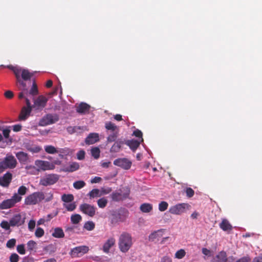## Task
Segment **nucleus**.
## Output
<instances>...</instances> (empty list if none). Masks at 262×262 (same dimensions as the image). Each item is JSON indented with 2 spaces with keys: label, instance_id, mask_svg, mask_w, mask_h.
Returning a JSON list of instances; mask_svg holds the SVG:
<instances>
[{
  "label": "nucleus",
  "instance_id": "obj_32",
  "mask_svg": "<svg viewBox=\"0 0 262 262\" xmlns=\"http://www.w3.org/2000/svg\"><path fill=\"white\" fill-rule=\"evenodd\" d=\"M102 195L98 189H92L88 194L90 198H95L99 197Z\"/></svg>",
  "mask_w": 262,
  "mask_h": 262
},
{
  "label": "nucleus",
  "instance_id": "obj_15",
  "mask_svg": "<svg viewBox=\"0 0 262 262\" xmlns=\"http://www.w3.org/2000/svg\"><path fill=\"white\" fill-rule=\"evenodd\" d=\"M12 175L10 172H7L3 177H0V185L3 187L9 186L12 180Z\"/></svg>",
  "mask_w": 262,
  "mask_h": 262
},
{
  "label": "nucleus",
  "instance_id": "obj_38",
  "mask_svg": "<svg viewBox=\"0 0 262 262\" xmlns=\"http://www.w3.org/2000/svg\"><path fill=\"white\" fill-rule=\"evenodd\" d=\"M45 150L46 152L50 154H54L57 153L58 151L56 148L52 145H47L45 147Z\"/></svg>",
  "mask_w": 262,
  "mask_h": 262
},
{
  "label": "nucleus",
  "instance_id": "obj_62",
  "mask_svg": "<svg viewBox=\"0 0 262 262\" xmlns=\"http://www.w3.org/2000/svg\"><path fill=\"white\" fill-rule=\"evenodd\" d=\"M101 180L102 179L100 177H95L94 178L91 179V183L92 184L99 183L101 181Z\"/></svg>",
  "mask_w": 262,
  "mask_h": 262
},
{
  "label": "nucleus",
  "instance_id": "obj_63",
  "mask_svg": "<svg viewBox=\"0 0 262 262\" xmlns=\"http://www.w3.org/2000/svg\"><path fill=\"white\" fill-rule=\"evenodd\" d=\"M160 262H172V260L169 257L165 256L161 259Z\"/></svg>",
  "mask_w": 262,
  "mask_h": 262
},
{
  "label": "nucleus",
  "instance_id": "obj_29",
  "mask_svg": "<svg viewBox=\"0 0 262 262\" xmlns=\"http://www.w3.org/2000/svg\"><path fill=\"white\" fill-rule=\"evenodd\" d=\"M27 248L30 252L33 251H35L37 248V243L33 240H30L27 243Z\"/></svg>",
  "mask_w": 262,
  "mask_h": 262
},
{
  "label": "nucleus",
  "instance_id": "obj_64",
  "mask_svg": "<svg viewBox=\"0 0 262 262\" xmlns=\"http://www.w3.org/2000/svg\"><path fill=\"white\" fill-rule=\"evenodd\" d=\"M111 162L110 161L108 162H101V166L103 168H108L111 165Z\"/></svg>",
  "mask_w": 262,
  "mask_h": 262
},
{
  "label": "nucleus",
  "instance_id": "obj_7",
  "mask_svg": "<svg viewBox=\"0 0 262 262\" xmlns=\"http://www.w3.org/2000/svg\"><path fill=\"white\" fill-rule=\"evenodd\" d=\"M60 176L57 174H48L42 178L39 184L43 186H48L55 184L59 179Z\"/></svg>",
  "mask_w": 262,
  "mask_h": 262
},
{
  "label": "nucleus",
  "instance_id": "obj_47",
  "mask_svg": "<svg viewBox=\"0 0 262 262\" xmlns=\"http://www.w3.org/2000/svg\"><path fill=\"white\" fill-rule=\"evenodd\" d=\"M0 226L2 228L6 230H9L10 226H11V225H10V222L9 221V222H8L6 221H3L1 222Z\"/></svg>",
  "mask_w": 262,
  "mask_h": 262
},
{
  "label": "nucleus",
  "instance_id": "obj_46",
  "mask_svg": "<svg viewBox=\"0 0 262 262\" xmlns=\"http://www.w3.org/2000/svg\"><path fill=\"white\" fill-rule=\"evenodd\" d=\"M38 93V91L37 85L36 84V83L35 82H34L33 83L31 89H30V90L29 91V94L33 96H35V95H37Z\"/></svg>",
  "mask_w": 262,
  "mask_h": 262
},
{
  "label": "nucleus",
  "instance_id": "obj_52",
  "mask_svg": "<svg viewBox=\"0 0 262 262\" xmlns=\"http://www.w3.org/2000/svg\"><path fill=\"white\" fill-rule=\"evenodd\" d=\"M10 262H18L19 259V256L16 253H12L9 257Z\"/></svg>",
  "mask_w": 262,
  "mask_h": 262
},
{
  "label": "nucleus",
  "instance_id": "obj_27",
  "mask_svg": "<svg viewBox=\"0 0 262 262\" xmlns=\"http://www.w3.org/2000/svg\"><path fill=\"white\" fill-rule=\"evenodd\" d=\"M23 71V69H22L21 68H20L18 67H16L15 68V69H14L13 73H14V74L16 76V78H17V81H19V83L23 86H25L26 84L23 81H20V75H21V73H22Z\"/></svg>",
  "mask_w": 262,
  "mask_h": 262
},
{
  "label": "nucleus",
  "instance_id": "obj_37",
  "mask_svg": "<svg viewBox=\"0 0 262 262\" xmlns=\"http://www.w3.org/2000/svg\"><path fill=\"white\" fill-rule=\"evenodd\" d=\"M95 225L92 221H88L84 225V228L88 231H92L95 228Z\"/></svg>",
  "mask_w": 262,
  "mask_h": 262
},
{
  "label": "nucleus",
  "instance_id": "obj_26",
  "mask_svg": "<svg viewBox=\"0 0 262 262\" xmlns=\"http://www.w3.org/2000/svg\"><path fill=\"white\" fill-rule=\"evenodd\" d=\"M124 143L123 141H117L111 148L110 151L111 152H117L119 151L121 147V145Z\"/></svg>",
  "mask_w": 262,
  "mask_h": 262
},
{
  "label": "nucleus",
  "instance_id": "obj_60",
  "mask_svg": "<svg viewBox=\"0 0 262 262\" xmlns=\"http://www.w3.org/2000/svg\"><path fill=\"white\" fill-rule=\"evenodd\" d=\"M10 133V129L9 128L4 129L3 130V135H4V137L6 139L9 138Z\"/></svg>",
  "mask_w": 262,
  "mask_h": 262
},
{
  "label": "nucleus",
  "instance_id": "obj_5",
  "mask_svg": "<svg viewBox=\"0 0 262 262\" xmlns=\"http://www.w3.org/2000/svg\"><path fill=\"white\" fill-rule=\"evenodd\" d=\"M17 161L14 157L10 155L7 156L4 161L0 163V173L7 168H14L16 167Z\"/></svg>",
  "mask_w": 262,
  "mask_h": 262
},
{
  "label": "nucleus",
  "instance_id": "obj_40",
  "mask_svg": "<svg viewBox=\"0 0 262 262\" xmlns=\"http://www.w3.org/2000/svg\"><path fill=\"white\" fill-rule=\"evenodd\" d=\"M63 206L68 211H73L76 208V205L75 202L71 203L70 204H63Z\"/></svg>",
  "mask_w": 262,
  "mask_h": 262
},
{
  "label": "nucleus",
  "instance_id": "obj_44",
  "mask_svg": "<svg viewBox=\"0 0 262 262\" xmlns=\"http://www.w3.org/2000/svg\"><path fill=\"white\" fill-rule=\"evenodd\" d=\"M168 207V204L165 201H162L159 204V210L160 211H165Z\"/></svg>",
  "mask_w": 262,
  "mask_h": 262
},
{
  "label": "nucleus",
  "instance_id": "obj_48",
  "mask_svg": "<svg viewBox=\"0 0 262 262\" xmlns=\"http://www.w3.org/2000/svg\"><path fill=\"white\" fill-rule=\"evenodd\" d=\"M27 191V188L25 186H21L19 187L17 191V194L21 196V195H25Z\"/></svg>",
  "mask_w": 262,
  "mask_h": 262
},
{
  "label": "nucleus",
  "instance_id": "obj_41",
  "mask_svg": "<svg viewBox=\"0 0 262 262\" xmlns=\"http://www.w3.org/2000/svg\"><path fill=\"white\" fill-rule=\"evenodd\" d=\"M85 185V183L83 181H77L73 183V187L76 189H80Z\"/></svg>",
  "mask_w": 262,
  "mask_h": 262
},
{
  "label": "nucleus",
  "instance_id": "obj_42",
  "mask_svg": "<svg viewBox=\"0 0 262 262\" xmlns=\"http://www.w3.org/2000/svg\"><path fill=\"white\" fill-rule=\"evenodd\" d=\"M43 200L46 202H49L53 199V193L52 191L43 193Z\"/></svg>",
  "mask_w": 262,
  "mask_h": 262
},
{
  "label": "nucleus",
  "instance_id": "obj_28",
  "mask_svg": "<svg viewBox=\"0 0 262 262\" xmlns=\"http://www.w3.org/2000/svg\"><path fill=\"white\" fill-rule=\"evenodd\" d=\"M140 209L143 213H148L152 210V205L149 203H143L140 205Z\"/></svg>",
  "mask_w": 262,
  "mask_h": 262
},
{
  "label": "nucleus",
  "instance_id": "obj_2",
  "mask_svg": "<svg viewBox=\"0 0 262 262\" xmlns=\"http://www.w3.org/2000/svg\"><path fill=\"white\" fill-rule=\"evenodd\" d=\"M35 164L38 168L37 169H36V168L34 166L32 165L27 166L26 167V169L27 170L32 169L34 170H37L38 171H39L40 170L45 171L47 170L53 169L54 168V166L52 164H51L49 162L39 160L35 161Z\"/></svg>",
  "mask_w": 262,
  "mask_h": 262
},
{
  "label": "nucleus",
  "instance_id": "obj_21",
  "mask_svg": "<svg viewBox=\"0 0 262 262\" xmlns=\"http://www.w3.org/2000/svg\"><path fill=\"white\" fill-rule=\"evenodd\" d=\"M16 157L18 159L19 162L22 164H26L29 160V156L28 154L19 151L16 153Z\"/></svg>",
  "mask_w": 262,
  "mask_h": 262
},
{
  "label": "nucleus",
  "instance_id": "obj_16",
  "mask_svg": "<svg viewBox=\"0 0 262 262\" xmlns=\"http://www.w3.org/2000/svg\"><path fill=\"white\" fill-rule=\"evenodd\" d=\"M99 141V135L97 133H90L85 139L87 145L93 144Z\"/></svg>",
  "mask_w": 262,
  "mask_h": 262
},
{
  "label": "nucleus",
  "instance_id": "obj_43",
  "mask_svg": "<svg viewBox=\"0 0 262 262\" xmlns=\"http://www.w3.org/2000/svg\"><path fill=\"white\" fill-rule=\"evenodd\" d=\"M161 230L154 231L149 235V239L150 241H154L155 239L157 238L160 235L161 236Z\"/></svg>",
  "mask_w": 262,
  "mask_h": 262
},
{
  "label": "nucleus",
  "instance_id": "obj_53",
  "mask_svg": "<svg viewBox=\"0 0 262 262\" xmlns=\"http://www.w3.org/2000/svg\"><path fill=\"white\" fill-rule=\"evenodd\" d=\"M17 251L21 255H24L26 253L25 245L24 244L18 245L16 248Z\"/></svg>",
  "mask_w": 262,
  "mask_h": 262
},
{
  "label": "nucleus",
  "instance_id": "obj_9",
  "mask_svg": "<svg viewBox=\"0 0 262 262\" xmlns=\"http://www.w3.org/2000/svg\"><path fill=\"white\" fill-rule=\"evenodd\" d=\"M48 101V98L43 95H39L34 100L33 107L35 110L41 111L46 106Z\"/></svg>",
  "mask_w": 262,
  "mask_h": 262
},
{
  "label": "nucleus",
  "instance_id": "obj_54",
  "mask_svg": "<svg viewBox=\"0 0 262 262\" xmlns=\"http://www.w3.org/2000/svg\"><path fill=\"white\" fill-rule=\"evenodd\" d=\"M85 152L83 150H80L77 153V158L79 160H82L85 158Z\"/></svg>",
  "mask_w": 262,
  "mask_h": 262
},
{
  "label": "nucleus",
  "instance_id": "obj_10",
  "mask_svg": "<svg viewBox=\"0 0 262 262\" xmlns=\"http://www.w3.org/2000/svg\"><path fill=\"white\" fill-rule=\"evenodd\" d=\"M89 248L86 246H81L71 249L70 254L72 257H78L88 252Z\"/></svg>",
  "mask_w": 262,
  "mask_h": 262
},
{
  "label": "nucleus",
  "instance_id": "obj_56",
  "mask_svg": "<svg viewBox=\"0 0 262 262\" xmlns=\"http://www.w3.org/2000/svg\"><path fill=\"white\" fill-rule=\"evenodd\" d=\"M4 96L6 98L11 99L14 97V94L12 91L8 90L5 92Z\"/></svg>",
  "mask_w": 262,
  "mask_h": 262
},
{
  "label": "nucleus",
  "instance_id": "obj_34",
  "mask_svg": "<svg viewBox=\"0 0 262 262\" xmlns=\"http://www.w3.org/2000/svg\"><path fill=\"white\" fill-rule=\"evenodd\" d=\"M81 220L82 217L80 214H75L72 215L71 216V221L73 224H77L79 223Z\"/></svg>",
  "mask_w": 262,
  "mask_h": 262
},
{
  "label": "nucleus",
  "instance_id": "obj_49",
  "mask_svg": "<svg viewBox=\"0 0 262 262\" xmlns=\"http://www.w3.org/2000/svg\"><path fill=\"white\" fill-rule=\"evenodd\" d=\"M16 244V239L15 238H11L8 241L6 244V246L9 249H12L14 247Z\"/></svg>",
  "mask_w": 262,
  "mask_h": 262
},
{
  "label": "nucleus",
  "instance_id": "obj_33",
  "mask_svg": "<svg viewBox=\"0 0 262 262\" xmlns=\"http://www.w3.org/2000/svg\"><path fill=\"white\" fill-rule=\"evenodd\" d=\"M32 76L33 74L30 73L28 70L23 69L21 76L24 80L26 81L30 79Z\"/></svg>",
  "mask_w": 262,
  "mask_h": 262
},
{
  "label": "nucleus",
  "instance_id": "obj_51",
  "mask_svg": "<svg viewBox=\"0 0 262 262\" xmlns=\"http://www.w3.org/2000/svg\"><path fill=\"white\" fill-rule=\"evenodd\" d=\"M133 135L135 136L136 137L141 138L140 141L143 142V139L142 138L143 134L140 130L136 129L134 131Z\"/></svg>",
  "mask_w": 262,
  "mask_h": 262
},
{
  "label": "nucleus",
  "instance_id": "obj_50",
  "mask_svg": "<svg viewBox=\"0 0 262 262\" xmlns=\"http://www.w3.org/2000/svg\"><path fill=\"white\" fill-rule=\"evenodd\" d=\"M45 232L42 228L38 227L35 232L36 237L39 238L42 237L44 235Z\"/></svg>",
  "mask_w": 262,
  "mask_h": 262
},
{
  "label": "nucleus",
  "instance_id": "obj_30",
  "mask_svg": "<svg viewBox=\"0 0 262 262\" xmlns=\"http://www.w3.org/2000/svg\"><path fill=\"white\" fill-rule=\"evenodd\" d=\"M105 127L107 130H111L112 132L118 130V127L112 122H106L105 123Z\"/></svg>",
  "mask_w": 262,
  "mask_h": 262
},
{
  "label": "nucleus",
  "instance_id": "obj_8",
  "mask_svg": "<svg viewBox=\"0 0 262 262\" xmlns=\"http://www.w3.org/2000/svg\"><path fill=\"white\" fill-rule=\"evenodd\" d=\"M59 120V117L57 114H48L45 116L39 122L40 126H44L56 123Z\"/></svg>",
  "mask_w": 262,
  "mask_h": 262
},
{
  "label": "nucleus",
  "instance_id": "obj_22",
  "mask_svg": "<svg viewBox=\"0 0 262 262\" xmlns=\"http://www.w3.org/2000/svg\"><path fill=\"white\" fill-rule=\"evenodd\" d=\"M141 142V141L133 139L126 141L125 144L128 146L133 151H135L139 146Z\"/></svg>",
  "mask_w": 262,
  "mask_h": 262
},
{
  "label": "nucleus",
  "instance_id": "obj_57",
  "mask_svg": "<svg viewBox=\"0 0 262 262\" xmlns=\"http://www.w3.org/2000/svg\"><path fill=\"white\" fill-rule=\"evenodd\" d=\"M35 227V221L33 220H31L28 223V228L30 231H32Z\"/></svg>",
  "mask_w": 262,
  "mask_h": 262
},
{
  "label": "nucleus",
  "instance_id": "obj_13",
  "mask_svg": "<svg viewBox=\"0 0 262 262\" xmlns=\"http://www.w3.org/2000/svg\"><path fill=\"white\" fill-rule=\"evenodd\" d=\"M79 209L82 213L91 217L94 216L95 214V207L89 204L84 203L80 205V206H79Z\"/></svg>",
  "mask_w": 262,
  "mask_h": 262
},
{
  "label": "nucleus",
  "instance_id": "obj_19",
  "mask_svg": "<svg viewBox=\"0 0 262 262\" xmlns=\"http://www.w3.org/2000/svg\"><path fill=\"white\" fill-rule=\"evenodd\" d=\"M227 254L225 251H221L213 257L211 262H227Z\"/></svg>",
  "mask_w": 262,
  "mask_h": 262
},
{
  "label": "nucleus",
  "instance_id": "obj_6",
  "mask_svg": "<svg viewBox=\"0 0 262 262\" xmlns=\"http://www.w3.org/2000/svg\"><path fill=\"white\" fill-rule=\"evenodd\" d=\"M21 199L22 197L15 193L11 199L4 200L0 204V209H7L13 207L16 203L19 202Z\"/></svg>",
  "mask_w": 262,
  "mask_h": 262
},
{
  "label": "nucleus",
  "instance_id": "obj_17",
  "mask_svg": "<svg viewBox=\"0 0 262 262\" xmlns=\"http://www.w3.org/2000/svg\"><path fill=\"white\" fill-rule=\"evenodd\" d=\"M115 239L114 237L109 238L104 244L102 250L104 253H108L110 249L115 245Z\"/></svg>",
  "mask_w": 262,
  "mask_h": 262
},
{
  "label": "nucleus",
  "instance_id": "obj_1",
  "mask_svg": "<svg viewBox=\"0 0 262 262\" xmlns=\"http://www.w3.org/2000/svg\"><path fill=\"white\" fill-rule=\"evenodd\" d=\"M133 245L132 237L130 234L123 232L120 235L118 239V247L123 253L127 252Z\"/></svg>",
  "mask_w": 262,
  "mask_h": 262
},
{
  "label": "nucleus",
  "instance_id": "obj_14",
  "mask_svg": "<svg viewBox=\"0 0 262 262\" xmlns=\"http://www.w3.org/2000/svg\"><path fill=\"white\" fill-rule=\"evenodd\" d=\"M25 217H22L20 214H16L10 220V225L12 227L20 226L25 223Z\"/></svg>",
  "mask_w": 262,
  "mask_h": 262
},
{
  "label": "nucleus",
  "instance_id": "obj_45",
  "mask_svg": "<svg viewBox=\"0 0 262 262\" xmlns=\"http://www.w3.org/2000/svg\"><path fill=\"white\" fill-rule=\"evenodd\" d=\"M186 254V252L184 249L179 250L175 253V257L178 259H182L183 258Z\"/></svg>",
  "mask_w": 262,
  "mask_h": 262
},
{
  "label": "nucleus",
  "instance_id": "obj_24",
  "mask_svg": "<svg viewBox=\"0 0 262 262\" xmlns=\"http://www.w3.org/2000/svg\"><path fill=\"white\" fill-rule=\"evenodd\" d=\"M79 164L77 162H72L70 165L63 169V171L68 172H72L79 168Z\"/></svg>",
  "mask_w": 262,
  "mask_h": 262
},
{
  "label": "nucleus",
  "instance_id": "obj_59",
  "mask_svg": "<svg viewBox=\"0 0 262 262\" xmlns=\"http://www.w3.org/2000/svg\"><path fill=\"white\" fill-rule=\"evenodd\" d=\"M12 127L14 132H18L21 130L22 126L20 124H15Z\"/></svg>",
  "mask_w": 262,
  "mask_h": 262
},
{
  "label": "nucleus",
  "instance_id": "obj_39",
  "mask_svg": "<svg viewBox=\"0 0 262 262\" xmlns=\"http://www.w3.org/2000/svg\"><path fill=\"white\" fill-rule=\"evenodd\" d=\"M107 202L106 198H102L97 201L98 206L99 208H103L106 206Z\"/></svg>",
  "mask_w": 262,
  "mask_h": 262
},
{
  "label": "nucleus",
  "instance_id": "obj_20",
  "mask_svg": "<svg viewBox=\"0 0 262 262\" xmlns=\"http://www.w3.org/2000/svg\"><path fill=\"white\" fill-rule=\"evenodd\" d=\"M32 111L31 108H27L26 106L23 107L19 115L20 120H25L30 116Z\"/></svg>",
  "mask_w": 262,
  "mask_h": 262
},
{
  "label": "nucleus",
  "instance_id": "obj_3",
  "mask_svg": "<svg viewBox=\"0 0 262 262\" xmlns=\"http://www.w3.org/2000/svg\"><path fill=\"white\" fill-rule=\"evenodd\" d=\"M190 208L191 206L188 203H179L171 206L169 209V212L172 214L181 215Z\"/></svg>",
  "mask_w": 262,
  "mask_h": 262
},
{
  "label": "nucleus",
  "instance_id": "obj_25",
  "mask_svg": "<svg viewBox=\"0 0 262 262\" xmlns=\"http://www.w3.org/2000/svg\"><path fill=\"white\" fill-rule=\"evenodd\" d=\"M52 235L55 238H60L64 236V233L61 228L57 227L54 229Z\"/></svg>",
  "mask_w": 262,
  "mask_h": 262
},
{
  "label": "nucleus",
  "instance_id": "obj_23",
  "mask_svg": "<svg viewBox=\"0 0 262 262\" xmlns=\"http://www.w3.org/2000/svg\"><path fill=\"white\" fill-rule=\"evenodd\" d=\"M220 227L224 231H229L232 229V226L226 219H223L220 224Z\"/></svg>",
  "mask_w": 262,
  "mask_h": 262
},
{
  "label": "nucleus",
  "instance_id": "obj_61",
  "mask_svg": "<svg viewBox=\"0 0 262 262\" xmlns=\"http://www.w3.org/2000/svg\"><path fill=\"white\" fill-rule=\"evenodd\" d=\"M23 262H34V259L32 257L25 256L23 259Z\"/></svg>",
  "mask_w": 262,
  "mask_h": 262
},
{
  "label": "nucleus",
  "instance_id": "obj_55",
  "mask_svg": "<svg viewBox=\"0 0 262 262\" xmlns=\"http://www.w3.org/2000/svg\"><path fill=\"white\" fill-rule=\"evenodd\" d=\"M186 195L188 198H191L194 194V190L190 187H188L186 189Z\"/></svg>",
  "mask_w": 262,
  "mask_h": 262
},
{
  "label": "nucleus",
  "instance_id": "obj_31",
  "mask_svg": "<svg viewBox=\"0 0 262 262\" xmlns=\"http://www.w3.org/2000/svg\"><path fill=\"white\" fill-rule=\"evenodd\" d=\"M74 196L72 194H63L61 196V200L65 203H71L74 200Z\"/></svg>",
  "mask_w": 262,
  "mask_h": 262
},
{
  "label": "nucleus",
  "instance_id": "obj_35",
  "mask_svg": "<svg viewBox=\"0 0 262 262\" xmlns=\"http://www.w3.org/2000/svg\"><path fill=\"white\" fill-rule=\"evenodd\" d=\"M118 136V130L113 132L110 134L107 138V142L108 143L113 142L115 141L117 138Z\"/></svg>",
  "mask_w": 262,
  "mask_h": 262
},
{
  "label": "nucleus",
  "instance_id": "obj_36",
  "mask_svg": "<svg viewBox=\"0 0 262 262\" xmlns=\"http://www.w3.org/2000/svg\"><path fill=\"white\" fill-rule=\"evenodd\" d=\"M100 153V149L97 147H93L91 149L92 156L96 159H97L99 158Z\"/></svg>",
  "mask_w": 262,
  "mask_h": 262
},
{
  "label": "nucleus",
  "instance_id": "obj_58",
  "mask_svg": "<svg viewBox=\"0 0 262 262\" xmlns=\"http://www.w3.org/2000/svg\"><path fill=\"white\" fill-rule=\"evenodd\" d=\"M67 130L69 134H72L74 133L75 132H76V126H74V127L69 126L67 128Z\"/></svg>",
  "mask_w": 262,
  "mask_h": 262
},
{
  "label": "nucleus",
  "instance_id": "obj_4",
  "mask_svg": "<svg viewBox=\"0 0 262 262\" xmlns=\"http://www.w3.org/2000/svg\"><path fill=\"white\" fill-rule=\"evenodd\" d=\"M43 192H35L28 195L25 200L26 205H35L43 200Z\"/></svg>",
  "mask_w": 262,
  "mask_h": 262
},
{
  "label": "nucleus",
  "instance_id": "obj_12",
  "mask_svg": "<svg viewBox=\"0 0 262 262\" xmlns=\"http://www.w3.org/2000/svg\"><path fill=\"white\" fill-rule=\"evenodd\" d=\"M114 164L123 169L128 170L130 168L132 162L127 158H118L114 160Z\"/></svg>",
  "mask_w": 262,
  "mask_h": 262
},
{
  "label": "nucleus",
  "instance_id": "obj_11",
  "mask_svg": "<svg viewBox=\"0 0 262 262\" xmlns=\"http://www.w3.org/2000/svg\"><path fill=\"white\" fill-rule=\"evenodd\" d=\"M124 190L125 191L124 193H122L121 190H120V192H113L111 194L112 199L114 201L118 202L127 198L129 196L130 190L128 188H125Z\"/></svg>",
  "mask_w": 262,
  "mask_h": 262
},
{
  "label": "nucleus",
  "instance_id": "obj_18",
  "mask_svg": "<svg viewBox=\"0 0 262 262\" xmlns=\"http://www.w3.org/2000/svg\"><path fill=\"white\" fill-rule=\"evenodd\" d=\"M90 106L86 103L81 102L76 107V111L81 114H85L89 113Z\"/></svg>",
  "mask_w": 262,
  "mask_h": 262
}]
</instances>
